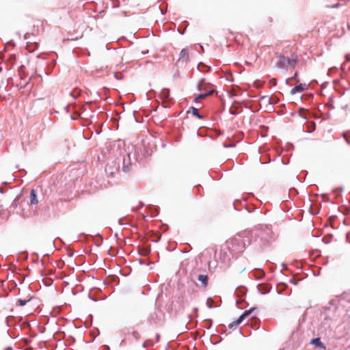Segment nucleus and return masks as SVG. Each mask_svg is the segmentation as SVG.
Wrapping results in <instances>:
<instances>
[{
	"mask_svg": "<svg viewBox=\"0 0 350 350\" xmlns=\"http://www.w3.org/2000/svg\"><path fill=\"white\" fill-rule=\"evenodd\" d=\"M31 297L27 299H18L17 301H16V306H25L28 301H29L31 300Z\"/></svg>",
	"mask_w": 350,
	"mask_h": 350,
	"instance_id": "9d476101",
	"label": "nucleus"
},
{
	"mask_svg": "<svg viewBox=\"0 0 350 350\" xmlns=\"http://www.w3.org/2000/svg\"><path fill=\"white\" fill-rule=\"evenodd\" d=\"M38 203L36 192L34 189H31L30 192V204H37Z\"/></svg>",
	"mask_w": 350,
	"mask_h": 350,
	"instance_id": "423d86ee",
	"label": "nucleus"
},
{
	"mask_svg": "<svg viewBox=\"0 0 350 350\" xmlns=\"http://www.w3.org/2000/svg\"><path fill=\"white\" fill-rule=\"evenodd\" d=\"M307 131L311 133L315 130V123L314 122H307Z\"/></svg>",
	"mask_w": 350,
	"mask_h": 350,
	"instance_id": "1a4fd4ad",
	"label": "nucleus"
},
{
	"mask_svg": "<svg viewBox=\"0 0 350 350\" xmlns=\"http://www.w3.org/2000/svg\"><path fill=\"white\" fill-rule=\"evenodd\" d=\"M345 59L347 62H350V57L348 55H345Z\"/></svg>",
	"mask_w": 350,
	"mask_h": 350,
	"instance_id": "dca6fc26",
	"label": "nucleus"
},
{
	"mask_svg": "<svg viewBox=\"0 0 350 350\" xmlns=\"http://www.w3.org/2000/svg\"><path fill=\"white\" fill-rule=\"evenodd\" d=\"M310 343L320 348L325 349V345L321 342L320 338H313Z\"/></svg>",
	"mask_w": 350,
	"mask_h": 350,
	"instance_id": "0eeeda50",
	"label": "nucleus"
},
{
	"mask_svg": "<svg viewBox=\"0 0 350 350\" xmlns=\"http://www.w3.org/2000/svg\"><path fill=\"white\" fill-rule=\"evenodd\" d=\"M132 335L135 339H138L139 338V334L137 331H133Z\"/></svg>",
	"mask_w": 350,
	"mask_h": 350,
	"instance_id": "ddd939ff",
	"label": "nucleus"
},
{
	"mask_svg": "<svg viewBox=\"0 0 350 350\" xmlns=\"http://www.w3.org/2000/svg\"><path fill=\"white\" fill-rule=\"evenodd\" d=\"M271 83H272L273 85H276V79H271Z\"/></svg>",
	"mask_w": 350,
	"mask_h": 350,
	"instance_id": "2eb2a0df",
	"label": "nucleus"
},
{
	"mask_svg": "<svg viewBox=\"0 0 350 350\" xmlns=\"http://www.w3.org/2000/svg\"><path fill=\"white\" fill-rule=\"evenodd\" d=\"M306 89V85L303 84H299L298 85H296L295 88H293L291 91V94H295L297 92H301L304 91Z\"/></svg>",
	"mask_w": 350,
	"mask_h": 350,
	"instance_id": "39448f33",
	"label": "nucleus"
},
{
	"mask_svg": "<svg viewBox=\"0 0 350 350\" xmlns=\"http://www.w3.org/2000/svg\"><path fill=\"white\" fill-rule=\"evenodd\" d=\"M254 308H251L248 310H245L237 321H233L232 323H230L228 327L230 328H233L237 327L245 319L248 317L252 312L254 311Z\"/></svg>",
	"mask_w": 350,
	"mask_h": 350,
	"instance_id": "7ed1b4c3",
	"label": "nucleus"
},
{
	"mask_svg": "<svg viewBox=\"0 0 350 350\" xmlns=\"http://www.w3.org/2000/svg\"><path fill=\"white\" fill-rule=\"evenodd\" d=\"M180 59L187 61L189 59V53L187 49H183L180 53Z\"/></svg>",
	"mask_w": 350,
	"mask_h": 350,
	"instance_id": "6e6552de",
	"label": "nucleus"
},
{
	"mask_svg": "<svg viewBox=\"0 0 350 350\" xmlns=\"http://www.w3.org/2000/svg\"><path fill=\"white\" fill-rule=\"evenodd\" d=\"M343 137L345 139L346 142L349 144H350V135L349 133H345L343 134Z\"/></svg>",
	"mask_w": 350,
	"mask_h": 350,
	"instance_id": "f8f14e48",
	"label": "nucleus"
},
{
	"mask_svg": "<svg viewBox=\"0 0 350 350\" xmlns=\"http://www.w3.org/2000/svg\"><path fill=\"white\" fill-rule=\"evenodd\" d=\"M198 280L201 282L202 287L206 288L208 286V277L207 275L200 274L198 276Z\"/></svg>",
	"mask_w": 350,
	"mask_h": 350,
	"instance_id": "20e7f679",
	"label": "nucleus"
},
{
	"mask_svg": "<svg viewBox=\"0 0 350 350\" xmlns=\"http://www.w3.org/2000/svg\"><path fill=\"white\" fill-rule=\"evenodd\" d=\"M192 113H193V115L196 116L198 118H200V119L202 118V117L199 114L198 111L196 108L193 107Z\"/></svg>",
	"mask_w": 350,
	"mask_h": 350,
	"instance_id": "9b49d317",
	"label": "nucleus"
},
{
	"mask_svg": "<svg viewBox=\"0 0 350 350\" xmlns=\"http://www.w3.org/2000/svg\"><path fill=\"white\" fill-rule=\"evenodd\" d=\"M198 90L204 92L195 98V101L199 99H203L214 92V90L210 83H206L204 79H202L198 84Z\"/></svg>",
	"mask_w": 350,
	"mask_h": 350,
	"instance_id": "f03ea898",
	"label": "nucleus"
},
{
	"mask_svg": "<svg viewBox=\"0 0 350 350\" xmlns=\"http://www.w3.org/2000/svg\"><path fill=\"white\" fill-rule=\"evenodd\" d=\"M286 53L287 51L283 50L282 53L278 56L276 63V66L278 68L286 69L288 66L294 68L298 63V57L295 52L291 53L290 57L286 56Z\"/></svg>",
	"mask_w": 350,
	"mask_h": 350,
	"instance_id": "f257e3e1",
	"label": "nucleus"
},
{
	"mask_svg": "<svg viewBox=\"0 0 350 350\" xmlns=\"http://www.w3.org/2000/svg\"><path fill=\"white\" fill-rule=\"evenodd\" d=\"M297 72H295L293 78L295 79L297 81V82H299V80L297 79Z\"/></svg>",
	"mask_w": 350,
	"mask_h": 350,
	"instance_id": "4468645a",
	"label": "nucleus"
}]
</instances>
